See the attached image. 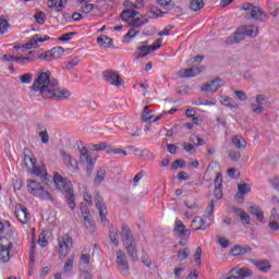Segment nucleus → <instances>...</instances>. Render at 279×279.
I'll use <instances>...</instances> for the list:
<instances>
[{
  "label": "nucleus",
  "instance_id": "obj_1",
  "mask_svg": "<svg viewBox=\"0 0 279 279\" xmlns=\"http://www.w3.org/2000/svg\"><path fill=\"white\" fill-rule=\"evenodd\" d=\"M60 83L56 78H51V73L41 72L34 81L32 90L39 93L44 99H53L54 101H64L71 97L69 89L59 87Z\"/></svg>",
  "mask_w": 279,
  "mask_h": 279
},
{
  "label": "nucleus",
  "instance_id": "obj_2",
  "mask_svg": "<svg viewBox=\"0 0 279 279\" xmlns=\"http://www.w3.org/2000/svg\"><path fill=\"white\" fill-rule=\"evenodd\" d=\"M52 181L56 189H59L61 193L65 194L70 208L75 210V193L73 192V183L58 172H54Z\"/></svg>",
  "mask_w": 279,
  "mask_h": 279
},
{
  "label": "nucleus",
  "instance_id": "obj_3",
  "mask_svg": "<svg viewBox=\"0 0 279 279\" xmlns=\"http://www.w3.org/2000/svg\"><path fill=\"white\" fill-rule=\"evenodd\" d=\"M26 184L28 193L34 197H39V199H44L45 202H53V197H51L49 191H47L39 182L28 179Z\"/></svg>",
  "mask_w": 279,
  "mask_h": 279
},
{
  "label": "nucleus",
  "instance_id": "obj_4",
  "mask_svg": "<svg viewBox=\"0 0 279 279\" xmlns=\"http://www.w3.org/2000/svg\"><path fill=\"white\" fill-rule=\"evenodd\" d=\"M80 154H81V157H80L81 162H87L86 175L87 178H90V175H93V170L95 169V162H97V158L93 159L90 154H88V148H86V146L80 149Z\"/></svg>",
  "mask_w": 279,
  "mask_h": 279
},
{
  "label": "nucleus",
  "instance_id": "obj_5",
  "mask_svg": "<svg viewBox=\"0 0 279 279\" xmlns=\"http://www.w3.org/2000/svg\"><path fill=\"white\" fill-rule=\"evenodd\" d=\"M14 247L12 242L8 241V238L0 236V263H9L11 256L10 251Z\"/></svg>",
  "mask_w": 279,
  "mask_h": 279
},
{
  "label": "nucleus",
  "instance_id": "obj_6",
  "mask_svg": "<svg viewBox=\"0 0 279 279\" xmlns=\"http://www.w3.org/2000/svg\"><path fill=\"white\" fill-rule=\"evenodd\" d=\"M94 199L96 202V208L99 211L100 221L104 223V221H108V208L106 207V203H104V197H101V194L99 191H96Z\"/></svg>",
  "mask_w": 279,
  "mask_h": 279
},
{
  "label": "nucleus",
  "instance_id": "obj_7",
  "mask_svg": "<svg viewBox=\"0 0 279 279\" xmlns=\"http://www.w3.org/2000/svg\"><path fill=\"white\" fill-rule=\"evenodd\" d=\"M61 56H64V48L62 47H54L46 52H43L39 56L40 60H47V62H51L52 60H59Z\"/></svg>",
  "mask_w": 279,
  "mask_h": 279
},
{
  "label": "nucleus",
  "instance_id": "obj_8",
  "mask_svg": "<svg viewBox=\"0 0 279 279\" xmlns=\"http://www.w3.org/2000/svg\"><path fill=\"white\" fill-rule=\"evenodd\" d=\"M117 265L120 267L122 276H130V263H128V256L121 250L117 251Z\"/></svg>",
  "mask_w": 279,
  "mask_h": 279
},
{
  "label": "nucleus",
  "instance_id": "obj_9",
  "mask_svg": "<svg viewBox=\"0 0 279 279\" xmlns=\"http://www.w3.org/2000/svg\"><path fill=\"white\" fill-rule=\"evenodd\" d=\"M120 19L124 21V23H130L131 21V25H133L138 23V21L143 19V15H141L138 11L128 9L122 11V13L120 14Z\"/></svg>",
  "mask_w": 279,
  "mask_h": 279
},
{
  "label": "nucleus",
  "instance_id": "obj_10",
  "mask_svg": "<svg viewBox=\"0 0 279 279\" xmlns=\"http://www.w3.org/2000/svg\"><path fill=\"white\" fill-rule=\"evenodd\" d=\"M102 77L106 82L112 86H121L123 84V78L119 75V72L107 70L102 72Z\"/></svg>",
  "mask_w": 279,
  "mask_h": 279
},
{
  "label": "nucleus",
  "instance_id": "obj_11",
  "mask_svg": "<svg viewBox=\"0 0 279 279\" xmlns=\"http://www.w3.org/2000/svg\"><path fill=\"white\" fill-rule=\"evenodd\" d=\"M15 217L23 226H25L29 219H32V215L29 214L27 207H23L21 204L15 206Z\"/></svg>",
  "mask_w": 279,
  "mask_h": 279
},
{
  "label": "nucleus",
  "instance_id": "obj_12",
  "mask_svg": "<svg viewBox=\"0 0 279 279\" xmlns=\"http://www.w3.org/2000/svg\"><path fill=\"white\" fill-rule=\"evenodd\" d=\"M231 276L227 279H245L252 278L253 272L250 268H233L230 270Z\"/></svg>",
  "mask_w": 279,
  "mask_h": 279
},
{
  "label": "nucleus",
  "instance_id": "obj_13",
  "mask_svg": "<svg viewBox=\"0 0 279 279\" xmlns=\"http://www.w3.org/2000/svg\"><path fill=\"white\" fill-rule=\"evenodd\" d=\"M255 101L256 102L251 104L252 112H254V114H263V110H265V108H263V104L267 101V96L259 94L256 96Z\"/></svg>",
  "mask_w": 279,
  "mask_h": 279
},
{
  "label": "nucleus",
  "instance_id": "obj_14",
  "mask_svg": "<svg viewBox=\"0 0 279 279\" xmlns=\"http://www.w3.org/2000/svg\"><path fill=\"white\" fill-rule=\"evenodd\" d=\"M222 82L220 77H216L211 82H207L202 86V90L205 93H217L219 88L222 86Z\"/></svg>",
  "mask_w": 279,
  "mask_h": 279
},
{
  "label": "nucleus",
  "instance_id": "obj_15",
  "mask_svg": "<svg viewBox=\"0 0 279 279\" xmlns=\"http://www.w3.org/2000/svg\"><path fill=\"white\" fill-rule=\"evenodd\" d=\"M214 184V196L216 199H221L223 197V175L221 173H217Z\"/></svg>",
  "mask_w": 279,
  "mask_h": 279
},
{
  "label": "nucleus",
  "instance_id": "obj_16",
  "mask_svg": "<svg viewBox=\"0 0 279 279\" xmlns=\"http://www.w3.org/2000/svg\"><path fill=\"white\" fill-rule=\"evenodd\" d=\"M245 38V28L243 26L238 27L232 36H230L226 43L227 45H236Z\"/></svg>",
  "mask_w": 279,
  "mask_h": 279
},
{
  "label": "nucleus",
  "instance_id": "obj_17",
  "mask_svg": "<svg viewBox=\"0 0 279 279\" xmlns=\"http://www.w3.org/2000/svg\"><path fill=\"white\" fill-rule=\"evenodd\" d=\"M204 65L202 66H192L189 69L180 70L179 77H195V75H199L204 70Z\"/></svg>",
  "mask_w": 279,
  "mask_h": 279
},
{
  "label": "nucleus",
  "instance_id": "obj_18",
  "mask_svg": "<svg viewBox=\"0 0 279 279\" xmlns=\"http://www.w3.org/2000/svg\"><path fill=\"white\" fill-rule=\"evenodd\" d=\"M173 232H177L180 239H184V236H191V230L186 229V226L184 222H182V220H175Z\"/></svg>",
  "mask_w": 279,
  "mask_h": 279
},
{
  "label": "nucleus",
  "instance_id": "obj_19",
  "mask_svg": "<svg viewBox=\"0 0 279 279\" xmlns=\"http://www.w3.org/2000/svg\"><path fill=\"white\" fill-rule=\"evenodd\" d=\"M32 57H14L12 54H4L2 57L3 62H17L19 64H25V62H32Z\"/></svg>",
  "mask_w": 279,
  "mask_h": 279
},
{
  "label": "nucleus",
  "instance_id": "obj_20",
  "mask_svg": "<svg viewBox=\"0 0 279 279\" xmlns=\"http://www.w3.org/2000/svg\"><path fill=\"white\" fill-rule=\"evenodd\" d=\"M120 234H121L122 241H123V243H125V245H130V244L134 243V233H132V230L130 228H128V226L122 227Z\"/></svg>",
  "mask_w": 279,
  "mask_h": 279
},
{
  "label": "nucleus",
  "instance_id": "obj_21",
  "mask_svg": "<svg viewBox=\"0 0 279 279\" xmlns=\"http://www.w3.org/2000/svg\"><path fill=\"white\" fill-rule=\"evenodd\" d=\"M32 150L29 148L24 149V165L27 171H32L33 167H36V158L31 157Z\"/></svg>",
  "mask_w": 279,
  "mask_h": 279
},
{
  "label": "nucleus",
  "instance_id": "obj_22",
  "mask_svg": "<svg viewBox=\"0 0 279 279\" xmlns=\"http://www.w3.org/2000/svg\"><path fill=\"white\" fill-rule=\"evenodd\" d=\"M247 211L251 213V215H255L257 221H265V213H263V209H260L259 206L251 205L247 207Z\"/></svg>",
  "mask_w": 279,
  "mask_h": 279
},
{
  "label": "nucleus",
  "instance_id": "obj_23",
  "mask_svg": "<svg viewBox=\"0 0 279 279\" xmlns=\"http://www.w3.org/2000/svg\"><path fill=\"white\" fill-rule=\"evenodd\" d=\"M210 225L206 226V220L204 218L196 216L191 223V228H193L195 231L197 230H206Z\"/></svg>",
  "mask_w": 279,
  "mask_h": 279
},
{
  "label": "nucleus",
  "instance_id": "obj_24",
  "mask_svg": "<svg viewBox=\"0 0 279 279\" xmlns=\"http://www.w3.org/2000/svg\"><path fill=\"white\" fill-rule=\"evenodd\" d=\"M89 149L92 151H105V149H107V154H112V146L106 142H101L100 144H90Z\"/></svg>",
  "mask_w": 279,
  "mask_h": 279
},
{
  "label": "nucleus",
  "instance_id": "obj_25",
  "mask_svg": "<svg viewBox=\"0 0 279 279\" xmlns=\"http://www.w3.org/2000/svg\"><path fill=\"white\" fill-rule=\"evenodd\" d=\"M248 16H251V19H254L255 21H265L267 14H265V12L260 10V8L254 7L252 8V11L248 13Z\"/></svg>",
  "mask_w": 279,
  "mask_h": 279
},
{
  "label": "nucleus",
  "instance_id": "obj_26",
  "mask_svg": "<svg viewBox=\"0 0 279 279\" xmlns=\"http://www.w3.org/2000/svg\"><path fill=\"white\" fill-rule=\"evenodd\" d=\"M232 213H234V215H236V217H240L241 221L245 222L246 226H250L251 218H250V215H247V213H245L243 209L236 208V207H234L232 209Z\"/></svg>",
  "mask_w": 279,
  "mask_h": 279
},
{
  "label": "nucleus",
  "instance_id": "obj_27",
  "mask_svg": "<svg viewBox=\"0 0 279 279\" xmlns=\"http://www.w3.org/2000/svg\"><path fill=\"white\" fill-rule=\"evenodd\" d=\"M244 28V35L251 38H256L258 36V28L256 25H242Z\"/></svg>",
  "mask_w": 279,
  "mask_h": 279
},
{
  "label": "nucleus",
  "instance_id": "obj_28",
  "mask_svg": "<svg viewBox=\"0 0 279 279\" xmlns=\"http://www.w3.org/2000/svg\"><path fill=\"white\" fill-rule=\"evenodd\" d=\"M213 213H215V201L211 199L205 210L204 217H206V219H208L209 221H215V216L213 215Z\"/></svg>",
  "mask_w": 279,
  "mask_h": 279
},
{
  "label": "nucleus",
  "instance_id": "obj_29",
  "mask_svg": "<svg viewBox=\"0 0 279 279\" xmlns=\"http://www.w3.org/2000/svg\"><path fill=\"white\" fill-rule=\"evenodd\" d=\"M126 252H128L129 256L132 258V260L137 263L138 251L136 250V244L134 242L131 244H126Z\"/></svg>",
  "mask_w": 279,
  "mask_h": 279
},
{
  "label": "nucleus",
  "instance_id": "obj_30",
  "mask_svg": "<svg viewBox=\"0 0 279 279\" xmlns=\"http://www.w3.org/2000/svg\"><path fill=\"white\" fill-rule=\"evenodd\" d=\"M220 104H222V106H227L228 108L239 110V105L230 96H221Z\"/></svg>",
  "mask_w": 279,
  "mask_h": 279
},
{
  "label": "nucleus",
  "instance_id": "obj_31",
  "mask_svg": "<svg viewBox=\"0 0 279 279\" xmlns=\"http://www.w3.org/2000/svg\"><path fill=\"white\" fill-rule=\"evenodd\" d=\"M232 143L238 149H245L247 147V142L241 135L233 136Z\"/></svg>",
  "mask_w": 279,
  "mask_h": 279
},
{
  "label": "nucleus",
  "instance_id": "obj_32",
  "mask_svg": "<svg viewBox=\"0 0 279 279\" xmlns=\"http://www.w3.org/2000/svg\"><path fill=\"white\" fill-rule=\"evenodd\" d=\"M31 171L34 175L41 178V180H47V175H49V173H47V169L40 168L36 165L32 167Z\"/></svg>",
  "mask_w": 279,
  "mask_h": 279
},
{
  "label": "nucleus",
  "instance_id": "obj_33",
  "mask_svg": "<svg viewBox=\"0 0 279 279\" xmlns=\"http://www.w3.org/2000/svg\"><path fill=\"white\" fill-rule=\"evenodd\" d=\"M250 252H252V247L250 246L235 245L232 250V255L241 256L243 254H250Z\"/></svg>",
  "mask_w": 279,
  "mask_h": 279
},
{
  "label": "nucleus",
  "instance_id": "obj_34",
  "mask_svg": "<svg viewBox=\"0 0 279 279\" xmlns=\"http://www.w3.org/2000/svg\"><path fill=\"white\" fill-rule=\"evenodd\" d=\"M153 120H154V111L149 110V107H145L142 116V121L144 123H151Z\"/></svg>",
  "mask_w": 279,
  "mask_h": 279
},
{
  "label": "nucleus",
  "instance_id": "obj_35",
  "mask_svg": "<svg viewBox=\"0 0 279 279\" xmlns=\"http://www.w3.org/2000/svg\"><path fill=\"white\" fill-rule=\"evenodd\" d=\"M238 197L239 199L243 198V195H247L252 191V187L247 183L238 185Z\"/></svg>",
  "mask_w": 279,
  "mask_h": 279
},
{
  "label": "nucleus",
  "instance_id": "obj_36",
  "mask_svg": "<svg viewBox=\"0 0 279 279\" xmlns=\"http://www.w3.org/2000/svg\"><path fill=\"white\" fill-rule=\"evenodd\" d=\"M104 180H106V169L105 168H100L97 171V174L94 179V183L96 184V186H99Z\"/></svg>",
  "mask_w": 279,
  "mask_h": 279
},
{
  "label": "nucleus",
  "instance_id": "obj_37",
  "mask_svg": "<svg viewBox=\"0 0 279 279\" xmlns=\"http://www.w3.org/2000/svg\"><path fill=\"white\" fill-rule=\"evenodd\" d=\"M204 0H191L190 10H192V12H199V10L204 8Z\"/></svg>",
  "mask_w": 279,
  "mask_h": 279
},
{
  "label": "nucleus",
  "instance_id": "obj_38",
  "mask_svg": "<svg viewBox=\"0 0 279 279\" xmlns=\"http://www.w3.org/2000/svg\"><path fill=\"white\" fill-rule=\"evenodd\" d=\"M60 156L63 157V162L66 167H73V162L77 165V161L71 157V155H68L64 150L60 151Z\"/></svg>",
  "mask_w": 279,
  "mask_h": 279
},
{
  "label": "nucleus",
  "instance_id": "obj_39",
  "mask_svg": "<svg viewBox=\"0 0 279 279\" xmlns=\"http://www.w3.org/2000/svg\"><path fill=\"white\" fill-rule=\"evenodd\" d=\"M149 46H140L137 47V50L135 51L136 58H145L146 56H149Z\"/></svg>",
  "mask_w": 279,
  "mask_h": 279
},
{
  "label": "nucleus",
  "instance_id": "obj_40",
  "mask_svg": "<svg viewBox=\"0 0 279 279\" xmlns=\"http://www.w3.org/2000/svg\"><path fill=\"white\" fill-rule=\"evenodd\" d=\"M97 43L100 47H112V38L106 35L98 37Z\"/></svg>",
  "mask_w": 279,
  "mask_h": 279
},
{
  "label": "nucleus",
  "instance_id": "obj_41",
  "mask_svg": "<svg viewBox=\"0 0 279 279\" xmlns=\"http://www.w3.org/2000/svg\"><path fill=\"white\" fill-rule=\"evenodd\" d=\"M38 43H45L44 37L41 38L39 35H34V36L31 38L29 43H27V44L25 45V48H26V49H32V47H34V45H38Z\"/></svg>",
  "mask_w": 279,
  "mask_h": 279
},
{
  "label": "nucleus",
  "instance_id": "obj_42",
  "mask_svg": "<svg viewBox=\"0 0 279 279\" xmlns=\"http://www.w3.org/2000/svg\"><path fill=\"white\" fill-rule=\"evenodd\" d=\"M255 267H257V269H259V271H263V274H267V271H269V269H271V265H269V262H267V260L257 262L255 264Z\"/></svg>",
  "mask_w": 279,
  "mask_h": 279
},
{
  "label": "nucleus",
  "instance_id": "obj_43",
  "mask_svg": "<svg viewBox=\"0 0 279 279\" xmlns=\"http://www.w3.org/2000/svg\"><path fill=\"white\" fill-rule=\"evenodd\" d=\"M10 29V23L8 20L0 17V36H3Z\"/></svg>",
  "mask_w": 279,
  "mask_h": 279
},
{
  "label": "nucleus",
  "instance_id": "obj_44",
  "mask_svg": "<svg viewBox=\"0 0 279 279\" xmlns=\"http://www.w3.org/2000/svg\"><path fill=\"white\" fill-rule=\"evenodd\" d=\"M73 36H77L76 32H70L66 34H63L61 37L58 38L61 43H69V40H72Z\"/></svg>",
  "mask_w": 279,
  "mask_h": 279
},
{
  "label": "nucleus",
  "instance_id": "obj_45",
  "mask_svg": "<svg viewBox=\"0 0 279 279\" xmlns=\"http://www.w3.org/2000/svg\"><path fill=\"white\" fill-rule=\"evenodd\" d=\"M189 254H191V250L189 247H185L178 253L179 260H186L189 258Z\"/></svg>",
  "mask_w": 279,
  "mask_h": 279
},
{
  "label": "nucleus",
  "instance_id": "obj_46",
  "mask_svg": "<svg viewBox=\"0 0 279 279\" xmlns=\"http://www.w3.org/2000/svg\"><path fill=\"white\" fill-rule=\"evenodd\" d=\"M191 143H193L194 145H196L197 147L202 146V145H206V141L204 138H201L196 135H192L190 137Z\"/></svg>",
  "mask_w": 279,
  "mask_h": 279
},
{
  "label": "nucleus",
  "instance_id": "obj_47",
  "mask_svg": "<svg viewBox=\"0 0 279 279\" xmlns=\"http://www.w3.org/2000/svg\"><path fill=\"white\" fill-rule=\"evenodd\" d=\"M141 158H144L145 160H154L155 156L154 153H151L149 149H143L140 154Z\"/></svg>",
  "mask_w": 279,
  "mask_h": 279
},
{
  "label": "nucleus",
  "instance_id": "obj_48",
  "mask_svg": "<svg viewBox=\"0 0 279 279\" xmlns=\"http://www.w3.org/2000/svg\"><path fill=\"white\" fill-rule=\"evenodd\" d=\"M38 136L41 138V143L44 145H48L49 144V132H47V129H45L44 131H40L38 133Z\"/></svg>",
  "mask_w": 279,
  "mask_h": 279
},
{
  "label": "nucleus",
  "instance_id": "obj_49",
  "mask_svg": "<svg viewBox=\"0 0 279 279\" xmlns=\"http://www.w3.org/2000/svg\"><path fill=\"white\" fill-rule=\"evenodd\" d=\"M59 243H61L65 247H73V238L65 235L62 238V240H59Z\"/></svg>",
  "mask_w": 279,
  "mask_h": 279
},
{
  "label": "nucleus",
  "instance_id": "obj_50",
  "mask_svg": "<svg viewBox=\"0 0 279 279\" xmlns=\"http://www.w3.org/2000/svg\"><path fill=\"white\" fill-rule=\"evenodd\" d=\"M69 252V247H66L64 244L59 242V258L62 260V258L66 257V254Z\"/></svg>",
  "mask_w": 279,
  "mask_h": 279
},
{
  "label": "nucleus",
  "instance_id": "obj_51",
  "mask_svg": "<svg viewBox=\"0 0 279 279\" xmlns=\"http://www.w3.org/2000/svg\"><path fill=\"white\" fill-rule=\"evenodd\" d=\"M20 80L22 84H31L32 80H34V74L26 73V74L20 75Z\"/></svg>",
  "mask_w": 279,
  "mask_h": 279
},
{
  "label": "nucleus",
  "instance_id": "obj_52",
  "mask_svg": "<svg viewBox=\"0 0 279 279\" xmlns=\"http://www.w3.org/2000/svg\"><path fill=\"white\" fill-rule=\"evenodd\" d=\"M131 25L133 27L128 32V34L124 36V38H134L141 32V31H136V29H138L137 27H135L136 23L131 24Z\"/></svg>",
  "mask_w": 279,
  "mask_h": 279
},
{
  "label": "nucleus",
  "instance_id": "obj_53",
  "mask_svg": "<svg viewBox=\"0 0 279 279\" xmlns=\"http://www.w3.org/2000/svg\"><path fill=\"white\" fill-rule=\"evenodd\" d=\"M186 167V161L184 159H177L172 163V169H184Z\"/></svg>",
  "mask_w": 279,
  "mask_h": 279
},
{
  "label": "nucleus",
  "instance_id": "obj_54",
  "mask_svg": "<svg viewBox=\"0 0 279 279\" xmlns=\"http://www.w3.org/2000/svg\"><path fill=\"white\" fill-rule=\"evenodd\" d=\"M229 158L230 160H233V162H239V160H241V153L235 150H230Z\"/></svg>",
  "mask_w": 279,
  "mask_h": 279
},
{
  "label": "nucleus",
  "instance_id": "obj_55",
  "mask_svg": "<svg viewBox=\"0 0 279 279\" xmlns=\"http://www.w3.org/2000/svg\"><path fill=\"white\" fill-rule=\"evenodd\" d=\"M109 238L111 243H113L116 247H119V233L110 231Z\"/></svg>",
  "mask_w": 279,
  "mask_h": 279
},
{
  "label": "nucleus",
  "instance_id": "obj_56",
  "mask_svg": "<svg viewBox=\"0 0 279 279\" xmlns=\"http://www.w3.org/2000/svg\"><path fill=\"white\" fill-rule=\"evenodd\" d=\"M194 260L197 263V265H202V247H197L194 254Z\"/></svg>",
  "mask_w": 279,
  "mask_h": 279
},
{
  "label": "nucleus",
  "instance_id": "obj_57",
  "mask_svg": "<svg viewBox=\"0 0 279 279\" xmlns=\"http://www.w3.org/2000/svg\"><path fill=\"white\" fill-rule=\"evenodd\" d=\"M145 175H147V172L145 170H142L141 172H138L134 178H133V182H134V186H136L137 182H141V180H143V178H145Z\"/></svg>",
  "mask_w": 279,
  "mask_h": 279
},
{
  "label": "nucleus",
  "instance_id": "obj_58",
  "mask_svg": "<svg viewBox=\"0 0 279 279\" xmlns=\"http://www.w3.org/2000/svg\"><path fill=\"white\" fill-rule=\"evenodd\" d=\"M37 243H38V245H40L41 247H47L48 241H47V236H45V233H40V234H39V238H38V240H37Z\"/></svg>",
  "mask_w": 279,
  "mask_h": 279
},
{
  "label": "nucleus",
  "instance_id": "obj_59",
  "mask_svg": "<svg viewBox=\"0 0 279 279\" xmlns=\"http://www.w3.org/2000/svg\"><path fill=\"white\" fill-rule=\"evenodd\" d=\"M182 147L185 151H187L189 154H195V146H193V144H189V143H183Z\"/></svg>",
  "mask_w": 279,
  "mask_h": 279
},
{
  "label": "nucleus",
  "instance_id": "obj_60",
  "mask_svg": "<svg viewBox=\"0 0 279 279\" xmlns=\"http://www.w3.org/2000/svg\"><path fill=\"white\" fill-rule=\"evenodd\" d=\"M268 228L272 231L276 232L279 230V223L278 220H270L268 223Z\"/></svg>",
  "mask_w": 279,
  "mask_h": 279
},
{
  "label": "nucleus",
  "instance_id": "obj_61",
  "mask_svg": "<svg viewBox=\"0 0 279 279\" xmlns=\"http://www.w3.org/2000/svg\"><path fill=\"white\" fill-rule=\"evenodd\" d=\"M218 242H219V245H221L223 248L230 246V240H228L223 236H218Z\"/></svg>",
  "mask_w": 279,
  "mask_h": 279
},
{
  "label": "nucleus",
  "instance_id": "obj_62",
  "mask_svg": "<svg viewBox=\"0 0 279 279\" xmlns=\"http://www.w3.org/2000/svg\"><path fill=\"white\" fill-rule=\"evenodd\" d=\"M157 3L160 4L161 8H167V10L172 8L171 0H157Z\"/></svg>",
  "mask_w": 279,
  "mask_h": 279
},
{
  "label": "nucleus",
  "instance_id": "obj_63",
  "mask_svg": "<svg viewBox=\"0 0 279 279\" xmlns=\"http://www.w3.org/2000/svg\"><path fill=\"white\" fill-rule=\"evenodd\" d=\"M78 64H80V60H77V58L72 59L71 61L68 62L66 69L68 71H71V69H73L74 66H77Z\"/></svg>",
  "mask_w": 279,
  "mask_h": 279
},
{
  "label": "nucleus",
  "instance_id": "obj_64",
  "mask_svg": "<svg viewBox=\"0 0 279 279\" xmlns=\"http://www.w3.org/2000/svg\"><path fill=\"white\" fill-rule=\"evenodd\" d=\"M64 271H71L73 269V258H68L63 267Z\"/></svg>",
  "mask_w": 279,
  "mask_h": 279
}]
</instances>
